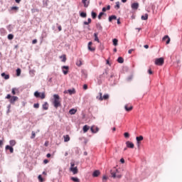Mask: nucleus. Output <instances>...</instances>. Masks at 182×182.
Segmentation results:
<instances>
[{"label":"nucleus","instance_id":"36","mask_svg":"<svg viewBox=\"0 0 182 182\" xmlns=\"http://www.w3.org/2000/svg\"><path fill=\"white\" fill-rule=\"evenodd\" d=\"M76 65L77 66H80L82 65V59L77 60Z\"/></svg>","mask_w":182,"mask_h":182},{"label":"nucleus","instance_id":"42","mask_svg":"<svg viewBox=\"0 0 182 182\" xmlns=\"http://www.w3.org/2000/svg\"><path fill=\"white\" fill-rule=\"evenodd\" d=\"M33 107L35 109H39V103H36L33 105Z\"/></svg>","mask_w":182,"mask_h":182},{"label":"nucleus","instance_id":"60","mask_svg":"<svg viewBox=\"0 0 182 182\" xmlns=\"http://www.w3.org/2000/svg\"><path fill=\"white\" fill-rule=\"evenodd\" d=\"M89 22L88 21H84V25H89Z\"/></svg>","mask_w":182,"mask_h":182},{"label":"nucleus","instance_id":"64","mask_svg":"<svg viewBox=\"0 0 182 182\" xmlns=\"http://www.w3.org/2000/svg\"><path fill=\"white\" fill-rule=\"evenodd\" d=\"M117 24H118V25H120V19H118V20H117Z\"/></svg>","mask_w":182,"mask_h":182},{"label":"nucleus","instance_id":"9","mask_svg":"<svg viewBox=\"0 0 182 182\" xmlns=\"http://www.w3.org/2000/svg\"><path fill=\"white\" fill-rule=\"evenodd\" d=\"M162 41L164 42L166 41V44L168 45V43H170V37H168V36H165L163 38Z\"/></svg>","mask_w":182,"mask_h":182},{"label":"nucleus","instance_id":"16","mask_svg":"<svg viewBox=\"0 0 182 182\" xmlns=\"http://www.w3.org/2000/svg\"><path fill=\"white\" fill-rule=\"evenodd\" d=\"M90 130L92 133H97V132H99V127L93 126L91 127Z\"/></svg>","mask_w":182,"mask_h":182},{"label":"nucleus","instance_id":"29","mask_svg":"<svg viewBox=\"0 0 182 182\" xmlns=\"http://www.w3.org/2000/svg\"><path fill=\"white\" fill-rule=\"evenodd\" d=\"M60 59H63L62 62H66V55H63L61 56H60Z\"/></svg>","mask_w":182,"mask_h":182},{"label":"nucleus","instance_id":"32","mask_svg":"<svg viewBox=\"0 0 182 182\" xmlns=\"http://www.w3.org/2000/svg\"><path fill=\"white\" fill-rule=\"evenodd\" d=\"M115 9H120V2L117 1L116 5L114 6Z\"/></svg>","mask_w":182,"mask_h":182},{"label":"nucleus","instance_id":"46","mask_svg":"<svg viewBox=\"0 0 182 182\" xmlns=\"http://www.w3.org/2000/svg\"><path fill=\"white\" fill-rule=\"evenodd\" d=\"M148 73H149V75H153V71L151 70V68H149L148 70Z\"/></svg>","mask_w":182,"mask_h":182},{"label":"nucleus","instance_id":"62","mask_svg":"<svg viewBox=\"0 0 182 182\" xmlns=\"http://www.w3.org/2000/svg\"><path fill=\"white\" fill-rule=\"evenodd\" d=\"M50 154H48L47 155H46V157H48V159H49L50 157Z\"/></svg>","mask_w":182,"mask_h":182},{"label":"nucleus","instance_id":"17","mask_svg":"<svg viewBox=\"0 0 182 182\" xmlns=\"http://www.w3.org/2000/svg\"><path fill=\"white\" fill-rule=\"evenodd\" d=\"M96 28L98 31H100L101 32L102 31H103V27L102 26V24H100V23L96 24Z\"/></svg>","mask_w":182,"mask_h":182},{"label":"nucleus","instance_id":"28","mask_svg":"<svg viewBox=\"0 0 182 182\" xmlns=\"http://www.w3.org/2000/svg\"><path fill=\"white\" fill-rule=\"evenodd\" d=\"M91 16H92V19H96V18L97 16V14L95 13L94 11H92Z\"/></svg>","mask_w":182,"mask_h":182},{"label":"nucleus","instance_id":"52","mask_svg":"<svg viewBox=\"0 0 182 182\" xmlns=\"http://www.w3.org/2000/svg\"><path fill=\"white\" fill-rule=\"evenodd\" d=\"M133 50H133V49L129 50H128V53H129V55H131V53H132Z\"/></svg>","mask_w":182,"mask_h":182},{"label":"nucleus","instance_id":"11","mask_svg":"<svg viewBox=\"0 0 182 182\" xmlns=\"http://www.w3.org/2000/svg\"><path fill=\"white\" fill-rule=\"evenodd\" d=\"M18 97H16V96H13V97H11V98L10 99V103L11 104V105H14L15 104V102L18 100Z\"/></svg>","mask_w":182,"mask_h":182},{"label":"nucleus","instance_id":"25","mask_svg":"<svg viewBox=\"0 0 182 182\" xmlns=\"http://www.w3.org/2000/svg\"><path fill=\"white\" fill-rule=\"evenodd\" d=\"M70 180H72V181H74V182H80V179L76 177H71Z\"/></svg>","mask_w":182,"mask_h":182},{"label":"nucleus","instance_id":"31","mask_svg":"<svg viewBox=\"0 0 182 182\" xmlns=\"http://www.w3.org/2000/svg\"><path fill=\"white\" fill-rule=\"evenodd\" d=\"M15 144H16V141H15V140H11L10 141V146L11 147H14V146H15Z\"/></svg>","mask_w":182,"mask_h":182},{"label":"nucleus","instance_id":"44","mask_svg":"<svg viewBox=\"0 0 182 182\" xmlns=\"http://www.w3.org/2000/svg\"><path fill=\"white\" fill-rule=\"evenodd\" d=\"M16 88H13L12 89V91H11V93H12V95H16Z\"/></svg>","mask_w":182,"mask_h":182},{"label":"nucleus","instance_id":"27","mask_svg":"<svg viewBox=\"0 0 182 182\" xmlns=\"http://www.w3.org/2000/svg\"><path fill=\"white\" fill-rule=\"evenodd\" d=\"M142 140H143V137H136V141H137L138 146H140V142L142 141Z\"/></svg>","mask_w":182,"mask_h":182},{"label":"nucleus","instance_id":"47","mask_svg":"<svg viewBox=\"0 0 182 182\" xmlns=\"http://www.w3.org/2000/svg\"><path fill=\"white\" fill-rule=\"evenodd\" d=\"M124 137H129L130 136V134H129V132H125L124 134Z\"/></svg>","mask_w":182,"mask_h":182},{"label":"nucleus","instance_id":"37","mask_svg":"<svg viewBox=\"0 0 182 182\" xmlns=\"http://www.w3.org/2000/svg\"><path fill=\"white\" fill-rule=\"evenodd\" d=\"M8 39L9 41H12V39H14V35L13 34H9L8 35Z\"/></svg>","mask_w":182,"mask_h":182},{"label":"nucleus","instance_id":"53","mask_svg":"<svg viewBox=\"0 0 182 182\" xmlns=\"http://www.w3.org/2000/svg\"><path fill=\"white\" fill-rule=\"evenodd\" d=\"M107 11V9L106 7L102 8V12H106Z\"/></svg>","mask_w":182,"mask_h":182},{"label":"nucleus","instance_id":"35","mask_svg":"<svg viewBox=\"0 0 182 182\" xmlns=\"http://www.w3.org/2000/svg\"><path fill=\"white\" fill-rule=\"evenodd\" d=\"M87 130H89V126L85 125L83 127V132H84V133H86V132H87Z\"/></svg>","mask_w":182,"mask_h":182},{"label":"nucleus","instance_id":"4","mask_svg":"<svg viewBox=\"0 0 182 182\" xmlns=\"http://www.w3.org/2000/svg\"><path fill=\"white\" fill-rule=\"evenodd\" d=\"M155 65L157 66H163L164 65V58H159L155 60Z\"/></svg>","mask_w":182,"mask_h":182},{"label":"nucleus","instance_id":"6","mask_svg":"<svg viewBox=\"0 0 182 182\" xmlns=\"http://www.w3.org/2000/svg\"><path fill=\"white\" fill-rule=\"evenodd\" d=\"M100 95V97L97 96V99H98V100H107V99H109V95L106 94V95H104V96H102L103 94H102V92H100L99 93Z\"/></svg>","mask_w":182,"mask_h":182},{"label":"nucleus","instance_id":"59","mask_svg":"<svg viewBox=\"0 0 182 182\" xmlns=\"http://www.w3.org/2000/svg\"><path fill=\"white\" fill-rule=\"evenodd\" d=\"M45 146H46V147H48L49 146V142H46Z\"/></svg>","mask_w":182,"mask_h":182},{"label":"nucleus","instance_id":"22","mask_svg":"<svg viewBox=\"0 0 182 182\" xmlns=\"http://www.w3.org/2000/svg\"><path fill=\"white\" fill-rule=\"evenodd\" d=\"M1 77L5 79V80H8L9 79V75L5 74V73H1Z\"/></svg>","mask_w":182,"mask_h":182},{"label":"nucleus","instance_id":"2","mask_svg":"<svg viewBox=\"0 0 182 182\" xmlns=\"http://www.w3.org/2000/svg\"><path fill=\"white\" fill-rule=\"evenodd\" d=\"M70 171H71L74 175L77 174L79 173V170L77 169V166L75 167V162L70 163Z\"/></svg>","mask_w":182,"mask_h":182},{"label":"nucleus","instance_id":"34","mask_svg":"<svg viewBox=\"0 0 182 182\" xmlns=\"http://www.w3.org/2000/svg\"><path fill=\"white\" fill-rule=\"evenodd\" d=\"M112 42H113L114 46H117V43L119 42V41L117 38H114Z\"/></svg>","mask_w":182,"mask_h":182},{"label":"nucleus","instance_id":"61","mask_svg":"<svg viewBox=\"0 0 182 182\" xmlns=\"http://www.w3.org/2000/svg\"><path fill=\"white\" fill-rule=\"evenodd\" d=\"M120 161H121V163H122V164L124 163V159H120Z\"/></svg>","mask_w":182,"mask_h":182},{"label":"nucleus","instance_id":"50","mask_svg":"<svg viewBox=\"0 0 182 182\" xmlns=\"http://www.w3.org/2000/svg\"><path fill=\"white\" fill-rule=\"evenodd\" d=\"M11 95L8 94L7 96L6 97V99H11Z\"/></svg>","mask_w":182,"mask_h":182},{"label":"nucleus","instance_id":"45","mask_svg":"<svg viewBox=\"0 0 182 182\" xmlns=\"http://www.w3.org/2000/svg\"><path fill=\"white\" fill-rule=\"evenodd\" d=\"M70 140V137H65L64 138V141L67 142L69 141Z\"/></svg>","mask_w":182,"mask_h":182},{"label":"nucleus","instance_id":"30","mask_svg":"<svg viewBox=\"0 0 182 182\" xmlns=\"http://www.w3.org/2000/svg\"><path fill=\"white\" fill-rule=\"evenodd\" d=\"M117 62L118 63H123V62H124V59H123V58L122 57H119L117 59Z\"/></svg>","mask_w":182,"mask_h":182},{"label":"nucleus","instance_id":"63","mask_svg":"<svg viewBox=\"0 0 182 182\" xmlns=\"http://www.w3.org/2000/svg\"><path fill=\"white\" fill-rule=\"evenodd\" d=\"M21 0H15V1L16 2V4H19L21 2Z\"/></svg>","mask_w":182,"mask_h":182},{"label":"nucleus","instance_id":"48","mask_svg":"<svg viewBox=\"0 0 182 182\" xmlns=\"http://www.w3.org/2000/svg\"><path fill=\"white\" fill-rule=\"evenodd\" d=\"M32 43H33V45L38 43V40H36V39L33 40Z\"/></svg>","mask_w":182,"mask_h":182},{"label":"nucleus","instance_id":"8","mask_svg":"<svg viewBox=\"0 0 182 182\" xmlns=\"http://www.w3.org/2000/svg\"><path fill=\"white\" fill-rule=\"evenodd\" d=\"M63 73L64 75H68L69 70V66L64 65L62 67Z\"/></svg>","mask_w":182,"mask_h":182},{"label":"nucleus","instance_id":"55","mask_svg":"<svg viewBox=\"0 0 182 182\" xmlns=\"http://www.w3.org/2000/svg\"><path fill=\"white\" fill-rule=\"evenodd\" d=\"M4 144V141H2V140H0V147H1V146H3Z\"/></svg>","mask_w":182,"mask_h":182},{"label":"nucleus","instance_id":"58","mask_svg":"<svg viewBox=\"0 0 182 182\" xmlns=\"http://www.w3.org/2000/svg\"><path fill=\"white\" fill-rule=\"evenodd\" d=\"M144 48H145V49H149V45L144 46Z\"/></svg>","mask_w":182,"mask_h":182},{"label":"nucleus","instance_id":"5","mask_svg":"<svg viewBox=\"0 0 182 182\" xmlns=\"http://www.w3.org/2000/svg\"><path fill=\"white\" fill-rule=\"evenodd\" d=\"M34 96L35 97H41L42 100L45 99V97H46V95L45 94V92H39L38 91H36L34 92Z\"/></svg>","mask_w":182,"mask_h":182},{"label":"nucleus","instance_id":"15","mask_svg":"<svg viewBox=\"0 0 182 182\" xmlns=\"http://www.w3.org/2000/svg\"><path fill=\"white\" fill-rule=\"evenodd\" d=\"M100 176V171L96 170L92 173V177H99Z\"/></svg>","mask_w":182,"mask_h":182},{"label":"nucleus","instance_id":"21","mask_svg":"<svg viewBox=\"0 0 182 182\" xmlns=\"http://www.w3.org/2000/svg\"><path fill=\"white\" fill-rule=\"evenodd\" d=\"M116 19H117V17L114 15L111 16L109 17V21L112 22V21H116Z\"/></svg>","mask_w":182,"mask_h":182},{"label":"nucleus","instance_id":"12","mask_svg":"<svg viewBox=\"0 0 182 182\" xmlns=\"http://www.w3.org/2000/svg\"><path fill=\"white\" fill-rule=\"evenodd\" d=\"M92 45H93V43L92 41H90L88 43V49L91 51V52H94V50H95L96 48H95V47H92Z\"/></svg>","mask_w":182,"mask_h":182},{"label":"nucleus","instance_id":"33","mask_svg":"<svg viewBox=\"0 0 182 182\" xmlns=\"http://www.w3.org/2000/svg\"><path fill=\"white\" fill-rule=\"evenodd\" d=\"M76 112H77L76 109H71L69 111V113H70V114H76Z\"/></svg>","mask_w":182,"mask_h":182},{"label":"nucleus","instance_id":"10","mask_svg":"<svg viewBox=\"0 0 182 182\" xmlns=\"http://www.w3.org/2000/svg\"><path fill=\"white\" fill-rule=\"evenodd\" d=\"M126 144L128 149H134V144L132 142L128 141L126 142Z\"/></svg>","mask_w":182,"mask_h":182},{"label":"nucleus","instance_id":"1","mask_svg":"<svg viewBox=\"0 0 182 182\" xmlns=\"http://www.w3.org/2000/svg\"><path fill=\"white\" fill-rule=\"evenodd\" d=\"M54 101H53V106L55 107V109H58V107H60V97H59L58 95H54Z\"/></svg>","mask_w":182,"mask_h":182},{"label":"nucleus","instance_id":"26","mask_svg":"<svg viewBox=\"0 0 182 182\" xmlns=\"http://www.w3.org/2000/svg\"><path fill=\"white\" fill-rule=\"evenodd\" d=\"M80 16L81 18H86V16H87V14H86L85 12H80Z\"/></svg>","mask_w":182,"mask_h":182},{"label":"nucleus","instance_id":"57","mask_svg":"<svg viewBox=\"0 0 182 182\" xmlns=\"http://www.w3.org/2000/svg\"><path fill=\"white\" fill-rule=\"evenodd\" d=\"M107 11H110V5H108V6H107Z\"/></svg>","mask_w":182,"mask_h":182},{"label":"nucleus","instance_id":"18","mask_svg":"<svg viewBox=\"0 0 182 182\" xmlns=\"http://www.w3.org/2000/svg\"><path fill=\"white\" fill-rule=\"evenodd\" d=\"M6 150H9L10 153H14V148L9 145L6 146Z\"/></svg>","mask_w":182,"mask_h":182},{"label":"nucleus","instance_id":"40","mask_svg":"<svg viewBox=\"0 0 182 182\" xmlns=\"http://www.w3.org/2000/svg\"><path fill=\"white\" fill-rule=\"evenodd\" d=\"M38 180H39L40 182H43L44 181L43 178H42V175L38 176Z\"/></svg>","mask_w":182,"mask_h":182},{"label":"nucleus","instance_id":"43","mask_svg":"<svg viewBox=\"0 0 182 182\" xmlns=\"http://www.w3.org/2000/svg\"><path fill=\"white\" fill-rule=\"evenodd\" d=\"M19 9V7L13 6L11 7V11H18Z\"/></svg>","mask_w":182,"mask_h":182},{"label":"nucleus","instance_id":"41","mask_svg":"<svg viewBox=\"0 0 182 182\" xmlns=\"http://www.w3.org/2000/svg\"><path fill=\"white\" fill-rule=\"evenodd\" d=\"M103 15H105V13L103 12L100 13V14L98 15V19H102V16H103Z\"/></svg>","mask_w":182,"mask_h":182},{"label":"nucleus","instance_id":"23","mask_svg":"<svg viewBox=\"0 0 182 182\" xmlns=\"http://www.w3.org/2000/svg\"><path fill=\"white\" fill-rule=\"evenodd\" d=\"M141 19L142 21H147V19H149V14H146L144 16H141Z\"/></svg>","mask_w":182,"mask_h":182},{"label":"nucleus","instance_id":"3","mask_svg":"<svg viewBox=\"0 0 182 182\" xmlns=\"http://www.w3.org/2000/svg\"><path fill=\"white\" fill-rule=\"evenodd\" d=\"M119 171L117 169L111 170L110 173L113 178H122V175L117 174Z\"/></svg>","mask_w":182,"mask_h":182},{"label":"nucleus","instance_id":"24","mask_svg":"<svg viewBox=\"0 0 182 182\" xmlns=\"http://www.w3.org/2000/svg\"><path fill=\"white\" fill-rule=\"evenodd\" d=\"M98 33H95V34H94V36H95V42H97L98 43H99V42H100V40H99V37H97L98 36Z\"/></svg>","mask_w":182,"mask_h":182},{"label":"nucleus","instance_id":"19","mask_svg":"<svg viewBox=\"0 0 182 182\" xmlns=\"http://www.w3.org/2000/svg\"><path fill=\"white\" fill-rule=\"evenodd\" d=\"M131 6L133 9H139V3H134L132 4Z\"/></svg>","mask_w":182,"mask_h":182},{"label":"nucleus","instance_id":"14","mask_svg":"<svg viewBox=\"0 0 182 182\" xmlns=\"http://www.w3.org/2000/svg\"><path fill=\"white\" fill-rule=\"evenodd\" d=\"M124 109L127 112H132V110H133V106L130 105L129 107V105H126L124 106Z\"/></svg>","mask_w":182,"mask_h":182},{"label":"nucleus","instance_id":"49","mask_svg":"<svg viewBox=\"0 0 182 182\" xmlns=\"http://www.w3.org/2000/svg\"><path fill=\"white\" fill-rule=\"evenodd\" d=\"M83 89H84V90H87V85L85 84L83 85Z\"/></svg>","mask_w":182,"mask_h":182},{"label":"nucleus","instance_id":"51","mask_svg":"<svg viewBox=\"0 0 182 182\" xmlns=\"http://www.w3.org/2000/svg\"><path fill=\"white\" fill-rule=\"evenodd\" d=\"M43 163H44V164H48V163H49V161L48 159H45L43 161Z\"/></svg>","mask_w":182,"mask_h":182},{"label":"nucleus","instance_id":"54","mask_svg":"<svg viewBox=\"0 0 182 182\" xmlns=\"http://www.w3.org/2000/svg\"><path fill=\"white\" fill-rule=\"evenodd\" d=\"M87 22H88V23H92V19L91 18H88L87 19Z\"/></svg>","mask_w":182,"mask_h":182},{"label":"nucleus","instance_id":"7","mask_svg":"<svg viewBox=\"0 0 182 182\" xmlns=\"http://www.w3.org/2000/svg\"><path fill=\"white\" fill-rule=\"evenodd\" d=\"M65 95L69 93L70 95H75L76 94V90L75 88H73L71 90H68L64 91Z\"/></svg>","mask_w":182,"mask_h":182},{"label":"nucleus","instance_id":"39","mask_svg":"<svg viewBox=\"0 0 182 182\" xmlns=\"http://www.w3.org/2000/svg\"><path fill=\"white\" fill-rule=\"evenodd\" d=\"M56 26H58L59 32H60V31H62V26L59 25L58 23H56Z\"/></svg>","mask_w":182,"mask_h":182},{"label":"nucleus","instance_id":"13","mask_svg":"<svg viewBox=\"0 0 182 182\" xmlns=\"http://www.w3.org/2000/svg\"><path fill=\"white\" fill-rule=\"evenodd\" d=\"M82 2L84 4L85 8H87L89 4H90V0H82Z\"/></svg>","mask_w":182,"mask_h":182},{"label":"nucleus","instance_id":"38","mask_svg":"<svg viewBox=\"0 0 182 182\" xmlns=\"http://www.w3.org/2000/svg\"><path fill=\"white\" fill-rule=\"evenodd\" d=\"M16 75H17V76H21V69L20 68H18L16 70Z\"/></svg>","mask_w":182,"mask_h":182},{"label":"nucleus","instance_id":"56","mask_svg":"<svg viewBox=\"0 0 182 182\" xmlns=\"http://www.w3.org/2000/svg\"><path fill=\"white\" fill-rule=\"evenodd\" d=\"M102 180H107V176H104L102 177Z\"/></svg>","mask_w":182,"mask_h":182},{"label":"nucleus","instance_id":"20","mask_svg":"<svg viewBox=\"0 0 182 182\" xmlns=\"http://www.w3.org/2000/svg\"><path fill=\"white\" fill-rule=\"evenodd\" d=\"M43 110H48V109H49V105L48 104V102H45L43 105Z\"/></svg>","mask_w":182,"mask_h":182}]
</instances>
